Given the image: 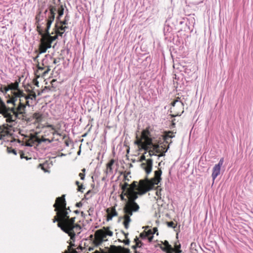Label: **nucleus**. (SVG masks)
I'll use <instances>...</instances> for the list:
<instances>
[{
  "label": "nucleus",
  "instance_id": "1",
  "mask_svg": "<svg viewBox=\"0 0 253 253\" xmlns=\"http://www.w3.org/2000/svg\"><path fill=\"white\" fill-rule=\"evenodd\" d=\"M162 173L161 169H159L154 171V177L150 179L146 176L145 179L140 180L138 183L135 181L130 185L125 182L122 185V190L124 192H125L126 197H128V194L133 191L136 195H143L152 190L155 185L159 184L162 179Z\"/></svg>",
  "mask_w": 253,
  "mask_h": 253
},
{
  "label": "nucleus",
  "instance_id": "2",
  "mask_svg": "<svg viewBox=\"0 0 253 253\" xmlns=\"http://www.w3.org/2000/svg\"><path fill=\"white\" fill-rule=\"evenodd\" d=\"M56 215L53 219V222H58L57 226L65 233L68 234L71 240L75 241V236L80 233L81 227L75 223V217L70 218L68 213L66 210L61 211H56Z\"/></svg>",
  "mask_w": 253,
  "mask_h": 253
},
{
  "label": "nucleus",
  "instance_id": "3",
  "mask_svg": "<svg viewBox=\"0 0 253 253\" xmlns=\"http://www.w3.org/2000/svg\"><path fill=\"white\" fill-rule=\"evenodd\" d=\"M49 12L47 13V16H46L47 10H45L43 13V15L42 16V17L40 16L41 13L40 12L39 14L36 16V19L37 22H39L40 21L42 20L44 18H45L46 23L45 29H42L41 27L39 26H37V29L39 34L42 37V39L47 44H49L51 45L53 42L56 40L58 38V36L57 35L51 36L49 32L51 25L55 19L56 9L54 7L51 6L49 8Z\"/></svg>",
  "mask_w": 253,
  "mask_h": 253
},
{
  "label": "nucleus",
  "instance_id": "4",
  "mask_svg": "<svg viewBox=\"0 0 253 253\" xmlns=\"http://www.w3.org/2000/svg\"><path fill=\"white\" fill-rule=\"evenodd\" d=\"M139 195H136L133 191L131 193L128 194V200L125 204L123 210L125 215L131 216L133 212L139 211L140 209L139 206L135 202V200L138 198Z\"/></svg>",
  "mask_w": 253,
  "mask_h": 253
},
{
  "label": "nucleus",
  "instance_id": "5",
  "mask_svg": "<svg viewBox=\"0 0 253 253\" xmlns=\"http://www.w3.org/2000/svg\"><path fill=\"white\" fill-rule=\"evenodd\" d=\"M112 235L113 232L110 230L109 227L99 229L95 232L93 243L96 246H100L103 242L107 240L106 239L107 236H112Z\"/></svg>",
  "mask_w": 253,
  "mask_h": 253
},
{
  "label": "nucleus",
  "instance_id": "6",
  "mask_svg": "<svg viewBox=\"0 0 253 253\" xmlns=\"http://www.w3.org/2000/svg\"><path fill=\"white\" fill-rule=\"evenodd\" d=\"M65 195H63L60 197L56 198L55 203L53 205L55 208V211H61L63 210H66L68 214L71 212L69 207L66 208V202L65 199Z\"/></svg>",
  "mask_w": 253,
  "mask_h": 253
},
{
  "label": "nucleus",
  "instance_id": "7",
  "mask_svg": "<svg viewBox=\"0 0 253 253\" xmlns=\"http://www.w3.org/2000/svg\"><path fill=\"white\" fill-rule=\"evenodd\" d=\"M145 160H146V162L142 163L141 164V167L145 170L147 174H148L152 171L153 160L151 159L146 160L145 156L144 155H142L140 158V161L142 162Z\"/></svg>",
  "mask_w": 253,
  "mask_h": 253
},
{
  "label": "nucleus",
  "instance_id": "8",
  "mask_svg": "<svg viewBox=\"0 0 253 253\" xmlns=\"http://www.w3.org/2000/svg\"><path fill=\"white\" fill-rule=\"evenodd\" d=\"M1 103L2 105V107L0 112V113L1 114L4 118H6V121L7 123L11 124V125L15 124V121L13 120V115H12L10 112L6 110V106L4 104V103L1 101Z\"/></svg>",
  "mask_w": 253,
  "mask_h": 253
},
{
  "label": "nucleus",
  "instance_id": "9",
  "mask_svg": "<svg viewBox=\"0 0 253 253\" xmlns=\"http://www.w3.org/2000/svg\"><path fill=\"white\" fill-rule=\"evenodd\" d=\"M223 158L220 159L218 163L216 164L213 168L211 176L213 181L217 177V176L220 174L221 167L223 164Z\"/></svg>",
  "mask_w": 253,
  "mask_h": 253
},
{
  "label": "nucleus",
  "instance_id": "10",
  "mask_svg": "<svg viewBox=\"0 0 253 253\" xmlns=\"http://www.w3.org/2000/svg\"><path fill=\"white\" fill-rule=\"evenodd\" d=\"M51 47V45L49 44H47L43 40V39H41V42L39 45V54H42L43 53H45L47 49L50 48Z\"/></svg>",
  "mask_w": 253,
  "mask_h": 253
},
{
  "label": "nucleus",
  "instance_id": "11",
  "mask_svg": "<svg viewBox=\"0 0 253 253\" xmlns=\"http://www.w3.org/2000/svg\"><path fill=\"white\" fill-rule=\"evenodd\" d=\"M159 245L162 250L166 253H171L170 251L172 250V246L169 244L168 241L165 240L164 242H162L161 244H159Z\"/></svg>",
  "mask_w": 253,
  "mask_h": 253
},
{
  "label": "nucleus",
  "instance_id": "12",
  "mask_svg": "<svg viewBox=\"0 0 253 253\" xmlns=\"http://www.w3.org/2000/svg\"><path fill=\"white\" fill-rule=\"evenodd\" d=\"M14 95L15 96V98H14L11 101L8 102V103L11 102L14 106H15L16 105L15 101L17 100L16 98L24 97L26 99V94L23 92V91L20 89H18L17 92H14Z\"/></svg>",
  "mask_w": 253,
  "mask_h": 253
},
{
  "label": "nucleus",
  "instance_id": "13",
  "mask_svg": "<svg viewBox=\"0 0 253 253\" xmlns=\"http://www.w3.org/2000/svg\"><path fill=\"white\" fill-rule=\"evenodd\" d=\"M176 103H177L178 106H179L180 107H181L182 108L183 110H182V111L181 114H179L178 113H177L175 116H180L181 114L182 113H183V112H184V111H183V106H184V105H183V102H182L181 101V100H180V98L179 97H177L174 101L172 102L171 103V105L173 107H174Z\"/></svg>",
  "mask_w": 253,
  "mask_h": 253
},
{
  "label": "nucleus",
  "instance_id": "14",
  "mask_svg": "<svg viewBox=\"0 0 253 253\" xmlns=\"http://www.w3.org/2000/svg\"><path fill=\"white\" fill-rule=\"evenodd\" d=\"M170 251L171 253H181L182 252L181 245L178 241L175 242L174 248L172 247V250Z\"/></svg>",
  "mask_w": 253,
  "mask_h": 253
},
{
  "label": "nucleus",
  "instance_id": "15",
  "mask_svg": "<svg viewBox=\"0 0 253 253\" xmlns=\"http://www.w3.org/2000/svg\"><path fill=\"white\" fill-rule=\"evenodd\" d=\"M51 6H53V7H54L55 8H56L55 6H52V5H50L49 7V9L50 8V7ZM56 9V11L55 12V13L57 11L58 12V16L57 17V18H56V20L58 21V22L60 21V18L63 16V13H64V8L62 7V6H60V7L59 8V9L58 10V11L57 10V9ZM47 10V13H48L49 12V11L48 10V9H46ZM47 14H46V16H47Z\"/></svg>",
  "mask_w": 253,
  "mask_h": 253
},
{
  "label": "nucleus",
  "instance_id": "16",
  "mask_svg": "<svg viewBox=\"0 0 253 253\" xmlns=\"http://www.w3.org/2000/svg\"><path fill=\"white\" fill-rule=\"evenodd\" d=\"M20 102L18 106L17 107L16 110L20 112V114L26 113L25 108L26 106L24 104L21 102V100L20 99Z\"/></svg>",
  "mask_w": 253,
  "mask_h": 253
},
{
  "label": "nucleus",
  "instance_id": "17",
  "mask_svg": "<svg viewBox=\"0 0 253 253\" xmlns=\"http://www.w3.org/2000/svg\"><path fill=\"white\" fill-rule=\"evenodd\" d=\"M8 89L12 91H17L18 88V83H11L8 85Z\"/></svg>",
  "mask_w": 253,
  "mask_h": 253
},
{
  "label": "nucleus",
  "instance_id": "18",
  "mask_svg": "<svg viewBox=\"0 0 253 253\" xmlns=\"http://www.w3.org/2000/svg\"><path fill=\"white\" fill-rule=\"evenodd\" d=\"M124 221L123 222V224L125 226V227L126 229H128L129 227V223L131 221L130 217L126 215L124 216Z\"/></svg>",
  "mask_w": 253,
  "mask_h": 253
},
{
  "label": "nucleus",
  "instance_id": "19",
  "mask_svg": "<svg viewBox=\"0 0 253 253\" xmlns=\"http://www.w3.org/2000/svg\"><path fill=\"white\" fill-rule=\"evenodd\" d=\"M173 137H174V135L172 134V132L169 131L165 135V137H164L165 141L166 142V143H168L169 140L170 138H173Z\"/></svg>",
  "mask_w": 253,
  "mask_h": 253
},
{
  "label": "nucleus",
  "instance_id": "20",
  "mask_svg": "<svg viewBox=\"0 0 253 253\" xmlns=\"http://www.w3.org/2000/svg\"><path fill=\"white\" fill-rule=\"evenodd\" d=\"M33 118L36 119L37 122H41L42 120V116L39 113H35L33 114Z\"/></svg>",
  "mask_w": 253,
  "mask_h": 253
},
{
  "label": "nucleus",
  "instance_id": "21",
  "mask_svg": "<svg viewBox=\"0 0 253 253\" xmlns=\"http://www.w3.org/2000/svg\"><path fill=\"white\" fill-rule=\"evenodd\" d=\"M36 93L33 91H30V92L29 93V95H26V100H28V99H36Z\"/></svg>",
  "mask_w": 253,
  "mask_h": 253
},
{
  "label": "nucleus",
  "instance_id": "22",
  "mask_svg": "<svg viewBox=\"0 0 253 253\" xmlns=\"http://www.w3.org/2000/svg\"><path fill=\"white\" fill-rule=\"evenodd\" d=\"M13 114L14 115L13 116V120L15 121V124L16 123V120L17 119H21L22 114H20V112H18L17 110H16L13 113Z\"/></svg>",
  "mask_w": 253,
  "mask_h": 253
},
{
  "label": "nucleus",
  "instance_id": "23",
  "mask_svg": "<svg viewBox=\"0 0 253 253\" xmlns=\"http://www.w3.org/2000/svg\"><path fill=\"white\" fill-rule=\"evenodd\" d=\"M113 163H114L113 160H111L110 162H109L108 163H107L106 172H108V171H109V172L112 171V166L113 165Z\"/></svg>",
  "mask_w": 253,
  "mask_h": 253
},
{
  "label": "nucleus",
  "instance_id": "24",
  "mask_svg": "<svg viewBox=\"0 0 253 253\" xmlns=\"http://www.w3.org/2000/svg\"><path fill=\"white\" fill-rule=\"evenodd\" d=\"M69 21V16L66 15L65 17V19L63 21H59V22L60 24H62V25H67L68 24V22Z\"/></svg>",
  "mask_w": 253,
  "mask_h": 253
},
{
  "label": "nucleus",
  "instance_id": "25",
  "mask_svg": "<svg viewBox=\"0 0 253 253\" xmlns=\"http://www.w3.org/2000/svg\"><path fill=\"white\" fill-rule=\"evenodd\" d=\"M48 56H50V55L49 54L45 55L44 56V58L42 60V65L44 66L45 67L48 66L47 65V60L46 59V58Z\"/></svg>",
  "mask_w": 253,
  "mask_h": 253
},
{
  "label": "nucleus",
  "instance_id": "26",
  "mask_svg": "<svg viewBox=\"0 0 253 253\" xmlns=\"http://www.w3.org/2000/svg\"><path fill=\"white\" fill-rule=\"evenodd\" d=\"M126 196V195H125V192L123 191V193L120 195V198L121 200L123 201H125L126 203H127V202L128 200V198L127 197V198H126L125 197Z\"/></svg>",
  "mask_w": 253,
  "mask_h": 253
},
{
  "label": "nucleus",
  "instance_id": "27",
  "mask_svg": "<svg viewBox=\"0 0 253 253\" xmlns=\"http://www.w3.org/2000/svg\"><path fill=\"white\" fill-rule=\"evenodd\" d=\"M21 119L26 121L27 122H30L31 121V119L30 118L26 117L25 113L22 114Z\"/></svg>",
  "mask_w": 253,
  "mask_h": 253
},
{
  "label": "nucleus",
  "instance_id": "28",
  "mask_svg": "<svg viewBox=\"0 0 253 253\" xmlns=\"http://www.w3.org/2000/svg\"><path fill=\"white\" fill-rule=\"evenodd\" d=\"M167 225L169 227H171L173 229H175L176 227V225H175L173 221H169L167 222Z\"/></svg>",
  "mask_w": 253,
  "mask_h": 253
},
{
  "label": "nucleus",
  "instance_id": "29",
  "mask_svg": "<svg viewBox=\"0 0 253 253\" xmlns=\"http://www.w3.org/2000/svg\"><path fill=\"white\" fill-rule=\"evenodd\" d=\"M7 150L8 153H13L15 155H17L16 151L15 149H13L10 147H7Z\"/></svg>",
  "mask_w": 253,
  "mask_h": 253
},
{
  "label": "nucleus",
  "instance_id": "30",
  "mask_svg": "<svg viewBox=\"0 0 253 253\" xmlns=\"http://www.w3.org/2000/svg\"><path fill=\"white\" fill-rule=\"evenodd\" d=\"M64 25H62V24H60V26H56L57 30L65 32V29L64 28Z\"/></svg>",
  "mask_w": 253,
  "mask_h": 253
},
{
  "label": "nucleus",
  "instance_id": "31",
  "mask_svg": "<svg viewBox=\"0 0 253 253\" xmlns=\"http://www.w3.org/2000/svg\"><path fill=\"white\" fill-rule=\"evenodd\" d=\"M1 91L5 93H6L8 91H9L10 89H8V86H3V87H1L0 89Z\"/></svg>",
  "mask_w": 253,
  "mask_h": 253
},
{
  "label": "nucleus",
  "instance_id": "32",
  "mask_svg": "<svg viewBox=\"0 0 253 253\" xmlns=\"http://www.w3.org/2000/svg\"><path fill=\"white\" fill-rule=\"evenodd\" d=\"M6 110H7L8 111L10 112V113H13L16 110V109L14 107L12 108L6 107Z\"/></svg>",
  "mask_w": 253,
  "mask_h": 253
},
{
  "label": "nucleus",
  "instance_id": "33",
  "mask_svg": "<svg viewBox=\"0 0 253 253\" xmlns=\"http://www.w3.org/2000/svg\"><path fill=\"white\" fill-rule=\"evenodd\" d=\"M91 192V190H89L84 195V198L86 199H88L90 196H89L90 193Z\"/></svg>",
  "mask_w": 253,
  "mask_h": 253
},
{
  "label": "nucleus",
  "instance_id": "34",
  "mask_svg": "<svg viewBox=\"0 0 253 253\" xmlns=\"http://www.w3.org/2000/svg\"><path fill=\"white\" fill-rule=\"evenodd\" d=\"M46 67H47V69L43 72V75H45L47 74L48 73L49 71L50 70V66H47Z\"/></svg>",
  "mask_w": 253,
  "mask_h": 253
},
{
  "label": "nucleus",
  "instance_id": "35",
  "mask_svg": "<svg viewBox=\"0 0 253 253\" xmlns=\"http://www.w3.org/2000/svg\"><path fill=\"white\" fill-rule=\"evenodd\" d=\"M161 190H162V189H160V190H157V192H156V195H157V196L160 199H161Z\"/></svg>",
  "mask_w": 253,
  "mask_h": 253
},
{
  "label": "nucleus",
  "instance_id": "36",
  "mask_svg": "<svg viewBox=\"0 0 253 253\" xmlns=\"http://www.w3.org/2000/svg\"><path fill=\"white\" fill-rule=\"evenodd\" d=\"M128 234H126L125 235V236H126V238H127V237L126 236ZM124 243L126 244V245H128L129 243V239H126V240H124Z\"/></svg>",
  "mask_w": 253,
  "mask_h": 253
},
{
  "label": "nucleus",
  "instance_id": "37",
  "mask_svg": "<svg viewBox=\"0 0 253 253\" xmlns=\"http://www.w3.org/2000/svg\"><path fill=\"white\" fill-rule=\"evenodd\" d=\"M64 32H61V31H59L58 30H57L56 31V33L57 34V36H59L62 37L63 34H64Z\"/></svg>",
  "mask_w": 253,
  "mask_h": 253
},
{
  "label": "nucleus",
  "instance_id": "38",
  "mask_svg": "<svg viewBox=\"0 0 253 253\" xmlns=\"http://www.w3.org/2000/svg\"><path fill=\"white\" fill-rule=\"evenodd\" d=\"M39 54H39V53L36 57H34V58H33V60H34V62H37L38 63V62H39L38 60V58H39Z\"/></svg>",
  "mask_w": 253,
  "mask_h": 253
},
{
  "label": "nucleus",
  "instance_id": "39",
  "mask_svg": "<svg viewBox=\"0 0 253 253\" xmlns=\"http://www.w3.org/2000/svg\"><path fill=\"white\" fill-rule=\"evenodd\" d=\"M79 176L82 180H84V179L85 174L84 173H80Z\"/></svg>",
  "mask_w": 253,
  "mask_h": 253
},
{
  "label": "nucleus",
  "instance_id": "40",
  "mask_svg": "<svg viewBox=\"0 0 253 253\" xmlns=\"http://www.w3.org/2000/svg\"><path fill=\"white\" fill-rule=\"evenodd\" d=\"M146 238H147V239H148L149 242H151L153 239V235H152L151 236H148V237H147Z\"/></svg>",
  "mask_w": 253,
  "mask_h": 253
},
{
  "label": "nucleus",
  "instance_id": "41",
  "mask_svg": "<svg viewBox=\"0 0 253 253\" xmlns=\"http://www.w3.org/2000/svg\"><path fill=\"white\" fill-rule=\"evenodd\" d=\"M140 237L141 239H146V237H147V235H144L143 234L141 233V234H140Z\"/></svg>",
  "mask_w": 253,
  "mask_h": 253
},
{
  "label": "nucleus",
  "instance_id": "42",
  "mask_svg": "<svg viewBox=\"0 0 253 253\" xmlns=\"http://www.w3.org/2000/svg\"><path fill=\"white\" fill-rule=\"evenodd\" d=\"M37 68L39 70H43L44 68V67H41L39 65V62H38V65H37Z\"/></svg>",
  "mask_w": 253,
  "mask_h": 253
},
{
  "label": "nucleus",
  "instance_id": "43",
  "mask_svg": "<svg viewBox=\"0 0 253 253\" xmlns=\"http://www.w3.org/2000/svg\"><path fill=\"white\" fill-rule=\"evenodd\" d=\"M83 189H84L83 188V185H80L79 186V187H78V190L79 191H80V192H83V191L82 190Z\"/></svg>",
  "mask_w": 253,
  "mask_h": 253
},
{
  "label": "nucleus",
  "instance_id": "44",
  "mask_svg": "<svg viewBox=\"0 0 253 253\" xmlns=\"http://www.w3.org/2000/svg\"><path fill=\"white\" fill-rule=\"evenodd\" d=\"M82 203L81 202L77 203L76 204V206L77 207L80 208L82 206Z\"/></svg>",
  "mask_w": 253,
  "mask_h": 253
},
{
  "label": "nucleus",
  "instance_id": "45",
  "mask_svg": "<svg viewBox=\"0 0 253 253\" xmlns=\"http://www.w3.org/2000/svg\"><path fill=\"white\" fill-rule=\"evenodd\" d=\"M42 141H43V142L48 141L49 143L51 142V141L48 138H44L42 139Z\"/></svg>",
  "mask_w": 253,
  "mask_h": 253
},
{
  "label": "nucleus",
  "instance_id": "46",
  "mask_svg": "<svg viewBox=\"0 0 253 253\" xmlns=\"http://www.w3.org/2000/svg\"><path fill=\"white\" fill-rule=\"evenodd\" d=\"M63 253H66L64 252ZM66 253H68L67 252ZM71 253H78V252L75 249H73L71 251Z\"/></svg>",
  "mask_w": 253,
  "mask_h": 253
},
{
  "label": "nucleus",
  "instance_id": "47",
  "mask_svg": "<svg viewBox=\"0 0 253 253\" xmlns=\"http://www.w3.org/2000/svg\"><path fill=\"white\" fill-rule=\"evenodd\" d=\"M117 211H113V214L112 217L115 216H117Z\"/></svg>",
  "mask_w": 253,
  "mask_h": 253
},
{
  "label": "nucleus",
  "instance_id": "48",
  "mask_svg": "<svg viewBox=\"0 0 253 253\" xmlns=\"http://www.w3.org/2000/svg\"><path fill=\"white\" fill-rule=\"evenodd\" d=\"M154 155V153L153 152V151H150V152H149V155L150 156H152V155Z\"/></svg>",
  "mask_w": 253,
  "mask_h": 253
},
{
  "label": "nucleus",
  "instance_id": "49",
  "mask_svg": "<svg viewBox=\"0 0 253 253\" xmlns=\"http://www.w3.org/2000/svg\"><path fill=\"white\" fill-rule=\"evenodd\" d=\"M64 28L65 29V32L67 29H69V27L67 25H64Z\"/></svg>",
  "mask_w": 253,
  "mask_h": 253
},
{
  "label": "nucleus",
  "instance_id": "50",
  "mask_svg": "<svg viewBox=\"0 0 253 253\" xmlns=\"http://www.w3.org/2000/svg\"><path fill=\"white\" fill-rule=\"evenodd\" d=\"M65 144H66V146H69V142L67 140L65 141Z\"/></svg>",
  "mask_w": 253,
  "mask_h": 253
},
{
  "label": "nucleus",
  "instance_id": "51",
  "mask_svg": "<svg viewBox=\"0 0 253 253\" xmlns=\"http://www.w3.org/2000/svg\"><path fill=\"white\" fill-rule=\"evenodd\" d=\"M153 230H154V233L158 231V229H157V228L156 227L154 228H153Z\"/></svg>",
  "mask_w": 253,
  "mask_h": 253
},
{
  "label": "nucleus",
  "instance_id": "52",
  "mask_svg": "<svg viewBox=\"0 0 253 253\" xmlns=\"http://www.w3.org/2000/svg\"><path fill=\"white\" fill-rule=\"evenodd\" d=\"M65 156H66V154H63V153H61V154L59 155V156H60V157Z\"/></svg>",
  "mask_w": 253,
  "mask_h": 253
},
{
  "label": "nucleus",
  "instance_id": "53",
  "mask_svg": "<svg viewBox=\"0 0 253 253\" xmlns=\"http://www.w3.org/2000/svg\"><path fill=\"white\" fill-rule=\"evenodd\" d=\"M79 184H80V182H79V181H76V184L77 185H78V187H79V186H80V185H79Z\"/></svg>",
  "mask_w": 253,
  "mask_h": 253
},
{
  "label": "nucleus",
  "instance_id": "54",
  "mask_svg": "<svg viewBox=\"0 0 253 253\" xmlns=\"http://www.w3.org/2000/svg\"><path fill=\"white\" fill-rule=\"evenodd\" d=\"M74 212L76 214H78L80 212V211L78 210H76L74 211Z\"/></svg>",
  "mask_w": 253,
  "mask_h": 253
},
{
  "label": "nucleus",
  "instance_id": "55",
  "mask_svg": "<svg viewBox=\"0 0 253 253\" xmlns=\"http://www.w3.org/2000/svg\"><path fill=\"white\" fill-rule=\"evenodd\" d=\"M48 126L51 128L52 129H53V126L52 125H49Z\"/></svg>",
  "mask_w": 253,
  "mask_h": 253
},
{
  "label": "nucleus",
  "instance_id": "56",
  "mask_svg": "<svg viewBox=\"0 0 253 253\" xmlns=\"http://www.w3.org/2000/svg\"><path fill=\"white\" fill-rule=\"evenodd\" d=\"M124 179L125 180H128V179L127 178V175L125 176Z\"/></svg>",
  "mask_w": 253,
  "mask_h": 253
},
{
  "label": "nucleus",
  "instance_id": "57",
  "mask_svg": "<svg viewBox=\"0 0 253 253\" xmlns=\"http://www.w3.org/2000/svg\"><path fill=\"white\" fill-rule=\"evenodd\" d=\"M92 253H101L99 251L96 250Z\"/></svg>",
  "mask_w": 253,
  "mask_h": 253
},
{
  "label": "nucleus",
  "instance_id": "58",
  "mask_svg": "<svg viewBox=\"0 0 253 253\" xmlns=\"http://www.w3.org/2000/svg\"><path fill=\"white\" fill-rule=\"evenodd\" d=\"M26 105L30 106L28 100H26Z\"/></svg>",
  "mask_w": 253,
  "mask_h": 253
},
{
  "label": "nucleus",
  "instance_id": "59",
  "mask_svg": "<svg viewBox=\"0 0 253 253\" xmlns=\"http://www.w3.org/2000/svg\"><path fill=\"white\" fill-rule=\"evenodd\" d=\"M57 63L56 60L55 59H54V61H53V63L54 64H56Z\"/></svg>",
  "mask_w": 253,
  "mask_h": 253
},
{
  "label": "nucleus",
  "instance_id": "60",
  "mask_svg": "<svg viewBox=\"0 0 253 253\" xmlns=\"http://www.w3.org/2000/svg\"><path fill=\"white\" fill-rule=\"evenodd\" d=\"M82 171L83 172H84L85 171V169H83Z\"/></svg>",
  "mask_w": 253,
  "mask_h": 253
},
{
  "label": "nucleus",
  "instance_id": "61",
  "mask_svg": "<svg viewBox=\"0 0 253 253\" xmlns=\"http://www.w3.org/2000/svg\"><path fill=\"white\" fill-rule=\"evenodd\" d=\"M70 245L71 246H75V244H74L71 243Z\"/></svg>",
  "mask_w": 253,
  "mask_h": 253
},
{
  "label": "nucleus",
  "instance_id": "62",
  "mask_svg": "<svg viewBox=\"0 0 253 253\" xmlns=\"http://www.w3.org/2000/svg\"><path fill=\"white\" fill-rule=\"evenodd\" d=\"M81 214H82V216H83V215H84V212H83V211H82V212H81Z\"/></svg>",
  "mask_w": 253,
  "mask_h": 253
},
{
  "label": "nucleus",
  "instance_id": "63",
  "mask_svg": "<svg viewBox=\"0 0 253 253\" xmlns=\"http://www.w3.org/2000/svg\"><path fill=\"white\" fill-rule=\"evenodd\" d=\"M80 153H81V151H78V155H80Z\"/></svg>",
  "mask_w": 253,
  "mask_h": 253
},
{
  "label": "nucleus",
  "instance_id": "64",
  "mask_svg": "<svg viewBox=\"0 0 253 253\" xmlns=\"http://www.w3.org/2000/svg\"><path fill=\"white\" fill-rule=\"evenodd\" d=\"M89 250L90 251H92L93 250V248H89Z\"/></svg>",
  "mask_w": 253,
  "mask_h": 253
}]
</instances>
